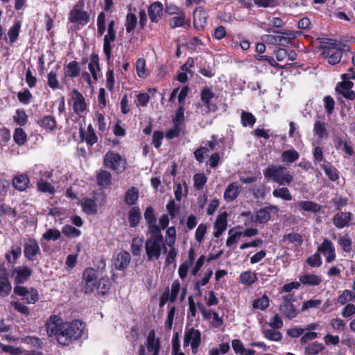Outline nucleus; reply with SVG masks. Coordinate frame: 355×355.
Returning a JSON list of instances; mask_svg holds the SVG:
<instances>
[{
    "mask_svg": "<svg viewBox=\"0 0 355 355\" xmlns=\"http://www.w3.org/2000/svg\"><path fill=\"white\" fill-rule=\"evenodd\" d=\"M45 329L48 337H55L60 345L67 346L83 336L85 324L79 320L65 322L60 316L52 315L46 320Z\"/></svg>",
    "mask_w": 355,
    "mask_h": 355,
    "instance_id": "f257e3e1",
    "label": "nucleus"
},
{
    "mask_svg": "<svg viewBox=\"0 0 355 355\" xmlns=\"http://www.w3.org/2000/svg\"><path fill=\"white\" fill-rule=\"evenodd\" d=\"M266 179L270 180L279 185H290L293 180V175L283 165H270L263 170Z\"/></svg>",
    "mask_w": 355,
    "mask_h": 355,
    "instance_id": "f03ea898",
    "label": "nucleus"
},
{
    "mask_svg": "<svg viewBox=\"0 0 355 355\" xmlns=\"http://www.w3.org/2000/svg\"><path fill=\"white\" fill-rule=\"evenodd\" d=\"M145 242V250L148 261L158 260L162 254V250L165 248V243L162 232L149 233Z\"/></svg>",
    "mask_w": 355,
    "mask_h": 355,
    "instance_id": "7ed1b4c3",
    "label": "nucleus"
},
{
    "mask_svg": "<svg viewBox=\"0 0 355 355\" xmlns=\"http://www.w3.org/2000/svg\"><path fill=\"white\" fill-rule=\"evenodd\" d=\"M103 164L116 173H121L126 168V159L119 153L110 150L104 155Z\"/></svg>",
    "mask_w": 355,
    "mask_h": 355,
    "instance_id": "20e7f679",
    "label": "nucleus"
},
{
    "mask_svg": "<svg viewBox=\"0 0 355 355\" xmlns=\"http://www.w3.org/2000/svg\"><path fill=\"white\" fill-rule=\"evenodd\" d=\"M84 1H78L69 13V21L78 26L83 27L89 21V15L83 10Z\"/></svg>",
    "mask_w": 355,
    "mask_h": 355,
    "instance_id": "39448f33",
    "label": "nucleus"
},
{
    "mask_svg": "<svg viewBox=\"0 0 355 355\" xmlns=\"http://www.w3.org/2000/svg\"><path fill=\"white\" fill-rule=\"evenodd\" d=\"M201 343V332L194 327L187 326L184 334V347H191L193 354H196Z\"/></svg>",
    "mask_w": 355,
    "mask_h": 355,
    "instance_id": "423d86ee",
    "label": "nucleus"
},
{
    "mask_svg": "<svg viewBox=\"0 0 355 355\" xmlns=\"http://www.w3.org/2000/svg\"><path fill=\"white\" fill-rule=\"evenodd\" d=\"M69 104L72 107L73 113L79 116H83L87 107L85 97L76 89L70 94Z\"/></svg>",
    "mask_w": 355,
    "mask_h": 355,
    "instance_id": "0eeeda50",
    "label": "nucleus"
},
{
    "mask_svg": "<svg viewBox=\"0 0 355 355\" xmlns=\"http://www.w3.org/2000/svg\"><path fill=\"white\" fill-rule=\"evenodd\" d=\"M97 284V271L92 268H86L83 273V289L85 293L93 292Z\"/></svg>",
    "mask_w": 355,
    "mask_h": 355,
    "instance_id": "6e6552de",
    "label": "nucleus"
},
{
    "mask_svg": "<svg viewBox=\"0 0 355 355\" xmlns=\"http://www.w3.org/2000/svg\"><path fill=\"white\" fill-rule=\"evenodd\" d=\"M342 78L343 82L338 83L336 87V92L347 99H354L355 93L352 90L354 83L349 80L350 75L349 73H344L342 75Z\"/></svg>",
    "mask_w": 355,
    "mask_h": 355,
    "instance_id": "1a4fd4ad",
    "label": "nucleus"
},
{
    "mask_svg": "<svg viewBox=\"0 0 355 355\" xmlns=\"http://www.w3.org/2000/svg\"><path fill=\"white\" fill-rule=\"evenodd\" d=\"M343 55L342 50L336 44H330L322 48L321 55L328 58V62L330 64H336L340 62Z\"/></svg>",
    "mask_w": 355,
    "mask_h": 355,
    "instance_id": "9d476101",
    "label": "nucleus"
},
{
    "mask_svg": "<svg viewBox=\"0 0 355 355\" xmlns=\"http://www.w3.org/2000/svg\"><path fill=\"white\" fill-rule=\"evenodd\" d=\"M279 209L276 205H269L264 208L258 210L254 215L252 216L251 219L257 223H266L271 218V213L279 212Z\"/></svg>",
    "mask_w": 355,
    "mask_h": 355,
    "instance_id": "9b49d317",
    "label": "nucleus"
},
{
    "mask_svg": "<svg viewBox=\"0 0 355 355\" xmlns=\"http://www.w3.org/2000/svg\"><path fill=\"white\" fill-rule=\"evenodd\" d=\"M14 293L21 297L28 304H35L39 300L38 292L35 288L28 289L27 287L16 286L14 288Z\"/></svg>",
    "mask_w": 355,
    "mask_h": 355,
    "instance_id": "f8f14e48",
    "label": "nucleus"
},
{
    "mask_svg": "<svg viewBox=\"0 0 355 355\" xmlns=\"http://www.w3.org/2000/svg\"><path fill=\"white\" fill-rule=\"evenodd\" d=\"M354 215L349 211H340L334 215L332 222L334 226L338 229L349 227L354 224Z\"/></svg>",
    "mask_w": 355,
    "mask_h": 355,
    "instance_id": "ddd939ff",
    "label": "nucleus"
},
{
    "mask_svg": "<svg viewBox=\"0 0 355 355\" xmlns=\"http://www.w3.org/2000/svg\"><path fill=\"white\" fill-rule=\"evenodd\" d=\"M318 252L325 257L327 263H331L336 259L334 245L327 238L324 239L322 243L318 247Z\"/></svg>",
    "mask_w": 355,
    "mask_h": 355,
    "instance_id": "4468645a",
    "label": "nucleus"
},
{
    "mask_svg": "<svg viewBox=\"0 0 355 355\" xmlns=\"http://www.w3.org/2000/svg\"><path fill=\"white\" fill-rule=\"evenodd\" d=\"M24 254L25 257L31 261L35 260L37 257L41 254L39 244L35 239H29L24 244Z\"/></svg>",
    "mask_w": 355,
    "mask_h": 355,
    "instance_id": "2eb2a0df",
    "label": "nucleus"
},
{
    "mask_svg": "<svg viewBox=\"0 0 355 355\" xmlns=\"http://www.w3.org/2000/svg\"><path fill=\"white\" fill-rule=\"evenodd\" d=\"M32 273L31 268L23 266L15 268L11 272V276L16 284H24L29 279Z\"/></svg>",
    "mask_w": 355,
    "mask_h": 355,
    "instance_id": "dca6fc26",
    "label": "nucleus"
},
{
    "mask_svg": "<svg viewBox=\"0 0 355 355\" xmlns=\"http://www.w3.org/2000/svg\"><path fill=\"white\" fill-rule=\"evenodd\" d=\"M201 101L205 105L209 112H215L218 110L216 103L213 102L214 93L209 87H204L201 91Z\"/></svg>",
    "mask_w": 355,
    "mask_h": 355,
    "instance_id": "f3484780",
    "label": "nucleus"
},
{
    "mask_svg": "<svg viewBox=\"0 0 355 355\" xmlns=\"http://www.w3.org/2000/svg\"><path fill=\"white\" fill-rule=\"evenodd\" d=\"M144 218L148 225L149 233L161 232L159 225H157V218L152 207H148L144 212Z\"/></svg>",
    "mask_w": 355,
    "mask_h": 355,
    "instance_id": "a211bd4d",
    "label": "nucleus"
},
{
    "mask_svg": "<svg viewBox=\"0 0 355 355\" xmlns=\"http://www.w3.org/2000/svg\"><path fill=\"white\" fill-rule=\"evenodd\" d=\"M146 348L152 355H158L160 349V342L155 336L154 330H150L147 336Z\"/></svg>",
    "mask_w": 355,
    "mask_h": 355,
    "instance_id": "6ab92c4d",
    "label": "nucleus"
},
{
    "mask_svg": "<svg viewBox=\"0 0 355 355\" xmlns=\"http://www.w3.org/2000/svg\"><path fill=\"white\" fill-rule=\"evenodd\" d=\"M195 259V250L193 248H191L188 252V259L182 262L178 269V275L182 279L187 277L189 268L191 265H193Z\"/></svg>",
    "mask_w": 355,
    "mask_h": 355,
    "instance_id": "aec40b11",
    "label": "nucleus"
},
{
    "mask_svg": "<svg viewBox=\"0 0 355 355\" xmlns=\"http://www.w3.org/2000/svg\"><path fill=\"white\" fill-rule=\"evenodd\" d=\"M150 20L153 23L158 22L163 15V5L158 1L150 4L148 9Z\"/></svg>",
    "mask_w": 355,
    "mask_h": 355,
    "instance_id": "412c9836",
    "label": "nucleus"
},
{
    "mask_svg": "<svg viewBox=\"0 0 355 355\" xmlns=\"http://www.w3.org/2000/svg\"><path fill=\"white\" fill-rule=\"evenodd\" d=\"M116 31H108L104 36L103 39V53L107 60H110L112 57V43L116 40Z\"/></svg>",
    "mask_w": 355,
    "mask_h": 355,
    "instance_id": "4be33fe9",
    "label": "nucleus"
},
{
    "mask_svg": "<svg viewBox=\"0 0 355 355\" xmlns=\"http://www.w3.org/2000/svg\"><path fill=\"white\" fill-rule=\"evenodd\" d=\"M80 136L89 146H93L98 141V137L92 124L87 126V130L80 129Z\"/></svg>",
    "mask_w": 355,
    "mask_h": 355,
    "instance_id": "5701e85b",
    "label": "nucleus"
},
{
    "mask_svg": "<svg viewBox=\"0 0 355 355\" xmlns=\"http://www.w3.org/2000/svg\"><path fill=\"white\" fill-rule=\"evenodd\" d=\"M280 313L286 318L292 320L297 317L300 311L292 303H282L279 308Z\"/></svg>",
    "mask_w": 355,
    "mask_h": 355,
    "instance_id": "b1692460",
    "label": "nucleus"
},
{
    "mask_svg": "<svg viewBox=\"0 0 355 355\" xmlns=\"http://www.w3.org/2000/svg\"><path fill=\"white\" fill-rule=\"evenodd\" d=\"M130 254L126 251H121L117 254L114 260L115 268L119 270L125 269L130 262Z\"/></svg>",
    "mask_w": 355,
    "mask_h": 355,
    "instance_id": "393cba45",
    "label": "nucleus"
},
{
    "mask_svg": "<svg viewBox=\"0 0 355 355\" xmlns=\"http://www.w3.org/2000/svg\"><path fill=\"white\" fill-rule=\"evenodd\" d=\"M227 214L226 211L220 213L218 215L214 223V228L216 231L214 232V234L216 238H218L226 230L227 223Z\"/></svg>",
    "mask_w": 355,
    "mask_h": 355,
    "instance_id": "a878e982",
    "label": "nucleus"
},
{
    "mask_svg": "<svg viewBox=\"0 0 355 355\" xmlns=\"http://www.w3.org/2000/svg\"><path fill=\"white\" fill-rule=\"evenodd\" d=\"M80 73V67L77 61L69 62L64 67V75L65 78H74L78 77Z\"/></svg>",
    "mask_w": 355,
    "mask_h": 355,
    "instance_id": "bb28decb",
    "label": "nucleus"
},
{
    "mask_svg": "<svg viewBox=\"0 0 355 355\" xmlns=\"http://www.w3.org/2000/svg\"><path fill=\"white\" fill-rule=\"evenodd\" d=\"M29 183V178L26 174L15 175L12 180V186L19 191H25L28 187Z\"/></svg>",
    "mask_w": 355,
    "mask_h": 355,
    "instance_id": "cd10ccee",
    "label": "nucleus"
},
{
    "mask_svg": "<svg viewBox=\"0 0 355 355\" xmlns=\"http://www.w3.org/2000/svg\"><path fill=\"white\" fill-rule=\"evenodd\" d=\"M299 280L301 284L309 286H318L322 282V277L317 275L306 274L300 277Z\"/></svg>",
    "mask_w": 355,
    "mask_h": 355,
    "instance_id": "c85d7f7f",
    "label": "nucleus"
},
{
    "mask_svg": "<svg viewBox=\"0 0 355 355\" xmlns=\"http://www.w3.org/2000/svg\"><path fill=\"white\" fill-rule=\"evenodd\" d=\"M239 186L237 182H232L227 186L224 192V199L230 202L234 200L239 194Z\"/></svg>",
    "mask_w": 355,
    "mask_h": 355,
    "instance_id": "c756f323",
    "label": "nucleus"
},
{
    "mask_svg": "<svg viewBox=\"0 0 355 355\" xmlns=\"http://www.w3.org/2000/svg\"><path fill=\"white\" fill-rule=\"evenodd\" d=\"M81 207L85 213L87 214L94 215L97 214V204L95 199L83 198L81 202Z\"/></svg>",
    "mask_w": 355,
    "mask_h": 355,
    "instance_id": "7c9ffc66",
    "label": "nucleus"
},
{
    "mask_svg": "<svg viewBox=\"0 0 355 355\" xmlns=\"http://www.w3.org/2000/svg\"><path fill=\"white\" fill-rule=\"evenodd\" d=\"M128 219L129 225L131 227H137L141 219L140 209L138 207H132L128 211Z\"/></svg>",
    "mask_w": 355,
    "mask_h": 355,
    "instance_id": "2f4dec72",
    "label": "nucleus"
},
{
    "mask_svg": "<svg viewBox=\"0 0 355 355\" xmlns=\"http://www.w3.org/2000/svg\"><path fill=\"white\" fill-rule=\"evenodd\" d=\"M88 68L92 76L96 81L98 80V73L100 71L99 60L97 54L92 53L90 55Z\"/></svg>",
    "mask_w": 355,
    "mask_h": 355,
    "instance_id": "473e14b6",
    "label": "nucleus"
},
{
    "mask_svg": "<svg viewBox=\"0 0 355 355\" xmlns=\"http://www.w3.org/2000/svg\"><path fill=\"white\" fill-rule=\"evenodd\" d=\"M38 124L46 131L51 132L55 129L57 123L55 119L52 116H44L39 121Z\"/></svg>",
    "mask_w": 355,
    "mask_h": 355,
    "instance_id": "72a5a7b5",
    "label": "nucleus"
},
{
    "mask_svg": "<svg viewBox=\"0 0 355 355\" xmlns=\"http://www.w3.org/2000/svg\"><path fill=\"white\" fill-rule=\"evenodd\" d=\"M239 280L243 285L251 286L257 280V274L250 270L243 272L240 274Z\"/></svg>",
    "mask_w": 355,
    "mask_h": 355,
    "instance_id": "f704fd0d",
    "label": "nucleus"
},
{
    "mask_svg": "<svg viewBox=\"0 0 355 355\" xmlns=\"http://www.w3.org/2000/svg\"><path fill=\"white\" fill-rule=\"evenodd\" d=\"M300 157L299 153L295 149H289L284 150L281 154L282 162L286 164H291L297 161Z\"/></svg>",
    "mask_w": 355,
    "mask_h": 355,
    "instance_id": "c9c22d12",
    "label": "nucleus"
},
{
    "mask_svg": "<svg viewBox=\"0 0 355 355\" xmlns=\"http://www.w3.org/2000/svg\"><path fill=\"white\" fill-rule=\"evenodd\" d=\"M139 199V190L135 187H132L127 190L125 193V202L129 205H134Z\"/></svg>",
    "mask_w": 355,
    "mask_h": 355,
    "instance_id": "e433bc0d",
    "label": "nucleus"
},
{
    "mask_svg": "<svg viewBox=\"0 0 355 355\" xmlns=\"http://www.w3.org/2000/svg\"><path fill=\"white\" fill-rule=\"evenodd\" d=\"M297 207L305 211L313 213H318L321 209V206L312 201H300L297 203Z\"/></svg>",
    "mask_w": 355,
    "mask_h": 355,
    "instance_id": "4c0bfd02",
    "label": "nucleus"
},
{
    "mask_svg": "<svg viewBox=\"0 0 355 355\" xmlns=\"http://www.w3.org/2000/svg\"><path fill=\"white\" fill-rule=\"evenodd\" d=\"M12 290V285L6 275H0V296H8Z\"/></svg>",
    "mask_w": 355,
    "mask_h": 355,
    "instance_id": "58836bf2",
    "label": "nucleus"
},
{
    "mask_svg": "<svg viewBox=\"0 0 355 355\" xmlns=\"http://www.w3.org/2000/svg\"><path fill=\"white\" fill-rule=\"evenodd\" d=\"M111 173L106 170H101L97 175V182L99 186L107 187L111 184Z\"/></svg>",
    "mask_w": 355,
    "mask_h": 355,
    "instance_id": "ea45409f",
    "label": "nucleus"
},
{
    "mask_svg": "<svg viewBox=\"0 0 355 355\" xmlns=\"http://www.w3.org/2000/svg\"><path fill=\"white\" fill-rule=\"evenodd\" d=\"M270 306V300L267 295L264 294L261 297L254 299L252 302V307L254 309L265 311Z\"/></svg>",
    "mask_w": 355,
    "mask_h": 355,
    "instance_id": "a19ab883",
    "label": "nucleus"
},
{
    "mask_svg": "<svg viewBox=\"0 0 355 355\" xmlns=\"http://www.w3.org/2000/svg\"><path fill=\"white\" fill-rule=\"evenodd\" d=\"M272 196L277 198H281L284 200L290 201L293 199L292 194L287 187H279L272 191Z\"/></svg>",
    "mask_w": 355,
    "mask_h": 355,
    "instance_id": "79ce46f5",
    "label": "nucleus"
},
{
    "mask_svg": "<svg viewBox=\"0 0 355 355\" xmlns=\"http://www.w3.org/2000/svg\"><path fill=\"white\" fill-rule=\"evenodd\" d=\"M313 132L315 135L319 139L328 137V131L325 127V123L320 121H316L315 122Z\"/></svg>",
    "mask_w": 355,
    "mask_h": 355,
    "instance_id": "37998d69",
    "label": "nucleus"
},
{
    "mask_svg": "<svg viewBox=\"0 0 355 355\" xmlns=\"http://www.w3.org/2000/svg\"><path fill=\"white\" fill-rule=\"evenodd\" d=\"M37 189L40 192L54 194L55 193V187L49 182L45 181L44 179L38 180L37 182Z\"/></svg>",
    "mask_w": 355,
    "mask_h": 355,
    "instance_id": "c03bdc74",
    "label": "nucleus"
},
{
    "mask_svg": "<svg viewBox=\"0 0 355 355\" xmlns=\"http://www.w3.org/2000/svg\"><path fill=\"white\" fill-rule=\"evenodd\" d=\"M110 287V281L106 278H101L97 282L95 288L99 295H104L109 292Z\"/></svg>",
    "mask_w": 355,
    "mask_h": 355,
    "instance_id": "a18cd8bd",
    "label": "nucleus"
},
{
    "mask_svg": "<svg viewBox=\"0 0 355 355\" xmlns=\"http://www.w3.org/2000/svg\"><path fill=\"white\" fill-rule=\"evenodd\" d=\"M338 244L345 252H349L352 250V240L348 234L340 236L338 239Z\"/></svg>",
    "mask_w": 355,
    "mask_h": 355,
    "instance_id": "49530a36",
    "label": "nucleus"
},
{
    "mask_svg": "<svg viewBox=\"0 0 355 355\" xmlns=\"http://www.w3.org/2000/svg\"><path fill=\"white\" fill-rule=\"evenodd\" d=\"M21 28V22L17 21L14 23L12 27L8 32V36L9 38V42L12 44L15 42L18 38L19 31Z\"/></svg>",
    "mask_w": 355,
    "mask_h": 355,
    "instance_id": "de8ad7c7",
    "label": "nucleus"
},
{
    "mask_svg": "<svg viewBox=\"0 0 355 355\" xmlns=\"http://www.w3.org/2000/svg\"><path fill=\"white\" fill-rule=\"evenodd\" d=\"M61 237V232L54 228H50L48 229L42 236V239H44L45 241H57Z\"/></svg>",
    "mask_w": 355,
    "mask_h": 355,
    "instance_id": "09e8293b",
    "label": "nucleus"
},
{
    "mask_svg": "<svg viewBox=\"0 0 355 355\" xmlns=\"http://www.w3.org/2000/svg\"><path fill=\"white\" fill-rule=\"evenodd\" d=\"M241 120L243 126L252 127L256 123L255 116L250 112L243 111L241 114Z\"/></svg>",
    "mask_w": 355,
    "mask_h": 355,
    "instance_id": "8fccbe9b",
    "label": "nucleus"
},
{
    "mask_svg": "<svg viewBox=\"0 0 355 355\" xmlns=\"http://www.w3.org/2000/svg\"><path fill=\"white\" fill-rule=\"evenodd\" d=\"M62 232L69 238H76L80 236L81 231L72 225H65L62 227Z\"/></svg>",
    "mask_w": 355,
    "mask_h": 355,
    "instance_id": "3c124183",
    "label": "nucleus"
},
{
    "mask_svg": "<svg viewBox=\"0 0 355 355\" xmlns=\"http://www.w3.org/2000/svg\"><path fill=\"white\" fill-rule=\"evenodd\" d=\"M96 25L98 36H102L106 29V15L103 12L98 14Z\"/></svg>",
    "mask_w": 355,
    "mask_h": 355,
    "instance_id": "603ef678",
    "label": "nucleus"
},
{
    "mask_svg": "<svg viewBox=\"0 0 355 355\" xmlns=\"http://www.w3.org/2000/svg\"><path fill=\"white\" fill-rule=\"evenodd\" d=\"M176 240V230L174 227H169L166 230L165 236V245L174 246Z\"/></svg>",
    "mask_w": 355,
    "mask_h": 355,
    "instance_id": "864d4df0",
    "label": "nucleus"
},
{
    "mask_svg": "<svg viewBox=\"0 0 355 355\" xmlns=\"http://www.w3.org/2000/svg\"><path fill=\"white\" fill-rule=\"evenodd\" d=\"M21 254V250L19 247H12L11 250L6 254V259L8 263L14 264Z\"/></svg>",
    "mask_w": 355,
    "mask_h": 355,
    "instance_id": "5fc2aeb1",
    "label": "nucleus"
},
{
    "mask_svg": "<svg viewBox=\"0 0 355 355\" xmlns=\"http://www.w3.org/2000/svg\"><path fill=\"white\" fill-rule=\"evenodd\" d=\"M354 299L355 294L352 291L349 290H345L343 293L338 297L337 302L341 305H345L349 302L354 301Z\"/></svg>",
    "mask_w": 355,
    "mask_h": 355,
    "instance_id": "6e6d98bb",
    "label": "nucleus"
},
{
    "mask_svg": "<svg viewBox=\"0 0 355 355\" xmlns=\"http://www.w3.org/2000/svg\"><path fill=\"white\" fill-rule=\"evenodd\" d=\"M27 135L24 130L21 128H17L15 130L13 139L15 142L19 145H24L26 141Z\"/></svg>",
    "mask_w": 355,
    "mask_h": 355,
    "instance_id": "4d7b16f0",
    "label": "nucleus"
},
{
    "mask_svg": "<svg viewBox=\"0 0 355 355\" xmlns=\"http://www.w3.org/2000/svg\"><path fill=\"white\" fill-rule=\"evenodd\" d=\"M137 24V17L133 13H128L125 19V29L127 33H131Z\"/></svg>",
    "mask_w": 355,
    "mask_h": 355,
    "instance_id": "13d9d810",
    "label": "nucleus"
},
{
    "mask_svg": "<svg viewBox=\"0 0 355 355\" xmlns=\"http://www.w3.org/2000/svg\"><path fill=\"white\" fill-rule=\"evenodd\" d=\"M324 349V347L322 343L315 342L309 345L305 348V353L309 355H316L322 352Z\"/></svg>",
    "mask_w": 355,
    "mask_h": 355,
    "instance_id": "bf43d9fd",
    "label": "nucleus"
},
{
    "mask_svg": "<svg viewBox=\"0 0 355 355\" xmlns=\"http://www.w3.org/2000/svg\"><path fill=\"white\" fill-rule=\"evenodd\" d=\"M263 334L266 338L272 341H279L282 338V334L275 329H265Z\"/></svg>",
    "mask_w": 355,
    "mask_h": 355,
    "instance_id": "052dcab7",
    "label": "nucleus"
},
{
    "mask_svg": "<svg viewBox=\"0 0 355 355\" xmlns=\"http://www.w3.org/2000/svg\"><path fill=\"white\" fill-rule=\"evenodd\" d=\"M207 178L204 173H196L193 176L194 187L200 191L207 183Z\"/></svg>",
    "mask_w": 355,
    "mask_h": 355,
    "instance_id": "680f3d73",
    "label": "nucleus"
},
{
    "mask_svg": "<svg viewBox=\"0 0 355 355\" xmlns=\"http://www.w3.org/2000/svg\"><path fill=\"white\" fill-rule=\"evenodd\" d=\"M185 22V15L181 12L178 16L173 17L169 20V25L171 28H175L177 27L183 26Z\"/></svg>",
    "mask_w": 355,
    "mask_h": 355,
    "instance_id": "e2e57ef3",
    "label": "nucleus"
},
{
    "mask_svg": "<svg viewBox=\"0 0 355 355\" xmlns=\"http://www.w3.org/2000/svg\"><path fill=\"white\" fill-rule=\"evenodd\" d=\"M13 119L18 125L23 126L28 121V116L24 110L18 109L16 110Z\"/></svg>",
    "mask_w": 355,
    "mask_h": 355,
    "instance_id": "0e129e2a",
    "label": "nucleus"
},
{
    "mask_svg": "<svg viewBox=\"0 0 355 355\" xmlns=\"http://www.w3.org/2000/svg\"><path fill=\"white\" fill-rule=\"evenodd\" d=\"M150 100V96L148 93L143 92L136 95L135 103L137 107H146Z\"/></svg>",
    "mask_w": 355,
    "mask_h": 355,
    "instance_id": "69168bd1",
    "label": "nucleus"
},
{
    "mask_svg": "<svg viewBox=\"0 0 355 355\" xmlns=\"http://www.w3.org/2000/svg\"><path fill=\"white\" fill-rule=\"evenodd\" d=\"M23 343L31 345V347H37L39 349L43 348V342L41 339L36 336H26L23 338Z\"/></svg>",
    "mask_w": 355,
    "mask_h": 355,
    "instance_id": "338daca9",
    "label": "nucleus"
},
{
    "mask_svg": "<svg viewBox=\"0 0 355 355\" xmlns=\"http://www.w3.org/2000/svg\"><path fill=\"white\" fill-rule=\"evenodd\" d=\"M17 98L21 103L28 105L30 103L33 98V95L28 89H24L23 91L18 92Z\"/></svg>",
    "mask_w": 355,
    "mask_h": 355,
    "instance_id": "774afa93",
    "label": "nucleus"
}]
</instances>
